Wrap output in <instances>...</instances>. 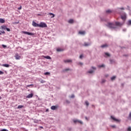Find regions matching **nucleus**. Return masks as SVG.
I'll list each match as a JSON object with an SVG mask.
<instances>
[{
    "label": "nucleus",
    "mask_w": 131,
    "mask_h": 131,
    "mask_svg": "<svg viewBox=\"0 0 131 131\" xmlns=\"http://www.w3.org/2000/svg\"><path fill=\"white\" fill-rule=\"evenodd\" d=\"M122 25H123V23H119L118 21H116L115 23V25L112 23H109L108 24L107 26L109 27V28L115 29V28H116V27H121Z\"/></svg>",
    "instance_id": "obj_1"
},
{
    "label": "nucleus",
    "mask_w": 131,
    "mask_h": 131,
    "mask_svg": "<svg viewBox=\"0 0 131 131\" xmlns=\"http://www.w3.org/2000/svg\"><path fill=\"white\" fill-rule=\"evenodd\" d=\"M121 15V18L123 21H124L125 20H126V13L124 12H122L120 13Z\"/></svg>",
    "instance_id": "obj_2"
},
{
    "label": "nucleus",
    "mask_w": 131,
    "mask_h": 131,
    "mask_svg": "<svg viewBox=\"0 0 131 131\" xmlns=\"http://www.w3.org/2000/svg\"><path fill=\"white\" fill-rule=\"evenodd\" d=\"M1 29H2L3 30H7V31L10 32L11 31V30L10 28H7V26L6 25H3L1 27Z\"/></svg>",
    "instance_id": "obj_3"
},
{
    "label": "nucleus",
    "mask_w": 131,
    "mask_h": 131,
    "mask_svg": "<svg viewBox=\"0 0 131 131\" xmlns=\"http://www.w3.org/2000/svg\"><path fill=\"white\" fill-rule=\"evenodd\" d=\"M48 26H47V24L45 23L41 22L39 24V27H41L42 28H46V27H47Z\"/></svg>",
    "instance_id": "obj_4"
},
{
    "label": "nucleus",
    "mask_w": 131,
    "mask_h": 131,
    "mask_svg": "<svg viewBox=\"0 0 131 131\" xmlns=\"http://www.w3.org/2000/svg\"><path fill=\"white\" fill-rule=\"evenodd\" d=\"M73 122L74 123H77V122H78V123H80V124H83V122H82V121L79 120H74Z\"/></svg>",
    "instance_id": "obj_5"
},
{
    "label": "nucleus",
    "mask_w": 131,
    "mask_h": 131,
    "mask_svg": "<svg viewBox=\"0 0 131 131\" xmlns=\"http://www.w3.org/2000/svg\"><path fill=\"white\" fill-rule=\"evenodd\" d=\"M32 25L34 27H39V24L35 23L34 21H32Z\"/></svg>",
    "instance_id": "obj_6"
},
{
    "label": "nucleus",
    "mask_w": 131,
    "mask_h": 131,
    "mask_svg": "<svg viewBox=\"0 0 131 131\" xmlns=\"http://www.w3.org/2000/svg\"><path fill=\"white\" fill-rule=\"evenodd\" d=\"M111 118H112V119H113V120H114V121H116L117 122H119V121H120V120L115 118V117H114V116H111Z\"/></svg>",
    "instance_id": "obj_7"
},
{
    "label": "nucleus",
    "mask_w": 131,
    "mask_h": 131,
    "mask_svg": "<svg viewBox=\"0 0 131 131\" xmlns=\"http://www.w3.org/2000/svg\"><path fill=\"white\" fill-rule=\"evenodd\" d=\"M23 32L24 34H27L28 35H34V34H33V33L25 31H23Z\"/></svg>",
    "instance_id": "obj_8"
},
{
    "label": "nucleus",
    "mask_w": 131,
    "mask_h": 131,
    "mask_svg": "<svg viewBox=\"0 0 131 131\" xmlns=\"http://www.w3.org/2000/svg\"><path fill=\"white\" fill-rule=\"evenodd\" d=\"M51 110H56V109H58V106L57 105H53L51 107Z\"/></svg>",
    "instance_id": "obj_9"
},
{
    "label": "nucleus",
    "mask_w": 131,
    "mask_h": 131,
    "mask_svg": "<svg viewBox=\"0 0 131 131\" xmlns=\"http://www.w3.org/2000/svg\"><path fill=\"white\" fill-rule=\"evenodd\" d=\"M33 97V93H30L29 94L28 96H26V98L28 99H30Z\"/></svg>",
    "instance_id": "obj_10"
},
{
    "label": "nucleus",
    "mask_w": 131,
    "mask_h": 131,
    "mask_svg": "<svg viewBox=\"0 0 131 131\" xmlns=\"http://www.w3.org/2000/svg\"><path fill=\"white\" fill-rule=\"evenodd\" d=\"M63 62H64V63H72V60L66 59V60H64Z\"/></svg>",
    "instance_id": "obj_11"
},
{
    "label": "nucleus",
    "mask_w": 131,
    "mask_h": 131,
    "mask_svg": "<svg viewBox=\"0 0 131 131\" xmlns=\"http://www.w3.org/2000/svg\"><path fill=\"white\" fill-rule=\"evenodd\" d=\"M16 60H20L21 59V56L19 54H17L15 56Z\"/></svg>",
    "instance_id": "obj_12"
},
{
    "label": "nucleus",
    "mask_w": 131,
    "mask_h": 131,
    "mask_svg": "<svg viewBox=\"0 0 131 131\" xmlns=\"http://www.w3.org/2000/svg\"><path fill=\"white\" fill-rule=\"evenodd\" d=\"M2 66H3V67H6V68L10 67V65H9V64H2Z\"/></svg>",
    "instance_id": "obj_13"
},
{
    "label": "nucleus",
    "mask_w": 131,
    "mask_h": 131,
    "mask_svg": "<svg viewBox=\"0 0 131 131\" xmlns=\"http://www.w3.org/2000/svg\"><path fill=\"white\" fill-rule=\"evenodd\" d=\"M49 15L51 16V18H54L55 17V14H54L53 13H49Z\"/></svg>",
    "instance_id": "obj_14"
},
{
    "label": "nucleus",
    "mask_w": 131,
    "mask_h": 131,
    "mask_svg": "<svg viewBox=\"0 0 131 131\" xmlns=\"http://www.w3.org/2000/svg\"><path fill=\"white\" fill-rule=\"evenodd\" d=\"M108 47V45L107 44L103 45L101 46V48L102 49H104V48H107Z\"/></svg>",
    "instance_id": "obj_15"
},
{
    "label": "nucleus",
    "mask_w": 131,
    "mask_h": 131,
    "mask_svg": "<svg viewBox=\"0 0 131 131\" xmlns=\"http://www.w3.org/2000/svg\"><path fill=\"white\" fill-rule=\"evenodd\" d=\"M106 14H110L111 13H112V10L109 9L106 11Z\"/></svg>",
    "instance_id": "obj_16"
},
{
    "label": "nucleus",
    "mask_w": 131,
    "mask_h": 131,
    "mask_svg": "<svg viewBox=\"0 0 131 131\" xmlns=\"http://www.w3.org/2000/svg\"><path fill=\"white\" fill-rule=\"evenodd\" d=\"M84 47H89V46H91V43L84 42Z\"/></svg>",
    "instance_id": "obj_17"
},
{
    "label": "nucleus",
    "mask_w": 131,
    "mask_h": 131,
    "mask_svg": "<svg viewBox=\"0 0 131 131\" xmlns=\"http://www.w3.org/2000/svg\"><path fill=\"white\" fill-rule=\"evenodd\" d=\"M85 34V32L84 31H79V34H81L82 35H83V34Z\"/></svg>",
    "instance_id": "obj_18"
},
{
    "label": "nucleus",
    "mask_w": 131,
    "mask_h": 131,
    "mask_svg": "<svg viewBox=\"0 0 131 131\" xmlns=\"http://www.w3.org/2000/svg\"><path fill=\"white\" fill-rule=\"evenodd\" d=\"M5 19L3 18H0V23H5Z\"/></svg>",
    "instance_id": "obj_19"
},
{
    "label": "nucleus",
    "mask_w": 131,
    "mask_h": 131,
    "mask_svg": "<svg viewBox=\"0 0 131 131\" xmlns=\"http://www.w3.org/2000/svg\"><path fill=\"white\" fill-rule=\"evenodd\" d=\"M110 62L111 64H113L115 62V61H114V59H110Z\"/></svg>",
    "instance_id": "obj_20"
},
{
    "label": "nucleus",
    "mask_w": 131,
    "mask_h": 131,
    "mask_svg": "<svg viewBox=\"0 0 131 131\" xmlns=\"http://www.w3.org/2000/svg\"><path fill=\"white\" fill-rule=\"evenodd\" d=\"M44 58H45V59H48V60H51V58L50 57V56H45Z\"/></svg>",
    "instance_id": "obj_21"
},
{
    "label": "nucleus",
    "mask_w": 131,
    "mask_h": 131,
    "mask_svg": "<svg viewBox=\"0 0 131 131\" xmlns=\"http://www.w3.org/2000/svg\"><path fill=\"white\" fill-rule=\"evenodd\" d=\"M24 105H18L17 106V109H21L22 108H24Z\"/></svg>",
    "instance_id": "obj_22"
},
{
    "label": "nucleus",
    "mask_w": 131,
    "mask_h": 131,
    "mask_svg": "<svg viewBox=\"0 0 131 131\" xmlns=\"http://www.w3.org/2000/svg\"><path fill=\"white\" fill-rule=\"evenodd\" d=\"M57 52H63V49L61 48H58L57 49Z\"/></svg>",
    "instance_id": "obj_23"
},
{
    "label": "nucleus",
    "mask_w": 131,
    "mask_h": 131,
    "mask_svg": "<svg viewBox=\"0 0 131 131\" xmlns=\"http://www.w3.org/2000/svg\"><path fill=\"white\" fill-rule=\"evenodd\" d=\"M50 74H51V73L49 72H45L44 73V75H50Z\"/></svg>",
    "instance_id": "obj_24"
},
{
    "label": "nucleus",
    "mask_w": 131,
    "mask_h": 131,
    "mask_svg": "<svg viewBox=\"0 0 131 131\" xmlns=\"http://www.w3.org/2000/svg\"><path fill=\"white\" fill-rule=\"evenodd\" d=\"M127 25L129 26L131 25V20H129L127 23Z\"/></svg>",
    "instance_id": "obj_25"
},
{
    "label": "nucleus",
    "mask_w": 131,
    "mask_h": 131,
    "mask_svg": "<svg viewBox=\"0 0 131 131\" xmlns=\"http://www.w3.org/2000/svg\"><path fill=\"white\" fill-rule=\"evenodd\" d=\"M104 54L107 57H110V54H109L108 53L105 52Z\"/></svg>",
    "instance_id": "obj_26"
},
{
    "label": "nucleus",
    "mask_w": 131,
    "mask_h": 131,
    "mask_svg": "<svg viewBox=\"0 0 131 131\" xmlns=\"http://www.w3.org/2000/svg\"><path fill=\"white\" fill-rule=\"evenodd\" d=\"M115 78H116V76H114L111 78V80H114V79H115Z\"/></svg>",
    "instance_id": "obj_27"
},
{
    "label": "nucleus",
    "mask_w": 131,
    "mask_h": 131,
    "mask_svg": "<svg viewBox=\"0 0 131 131\" xmlns=\"http://www.w3.org/2000/svg\"><path fill=\"white\" fill-rule=\"evenodd\" d=\"M69 23H70V24H72V23H73V19H70L69 20Z\"/></svg>",
    "instance_id": "obj_28"
},
{
    "label": "nucleus",
    "mask_w": 131,
    "mask_h": 131,
    "mask_svg": "<svg viewBox=\"0 0 131 131\" xmlns=\"http://www.w3.org/2000/svg\"><path fill=\"white\" fill-rule=\"evenodd\" d=\"M117 10L118 11H119V10H124V8H123V7L118 8L117 9Z\"/></svg>",
    "instance_id": "obj_29"
},
{
    "label": "nucleus",
    "mask_w": 131,
    "mask_h": 131,
    "mask_svg": "<svg viewBox=\"0 0 131 131\" xmlns=\"http://www.w3.org/2000/svg\"><path fill=\"white\" fill-rule=\"evenodd\" d=\"M85 105H86V106H89V105H90V103H89V101H86L85 102Z\"/></svg>",
    "instance_id": "obj_30"
},
{
    "label": "nucleus",
    "mask_w": 131,
    "mask_h": 131,
    "mask_svg": "<svg viewBox=\"0 0 131 131\" xmlns=\"http://www.w3.org/2000/svg\"><path fill=\"white\" fill-rule=\"evenodd\" d=\"M128 119H129V120H131V112H130V113L129 114Z\"/></svg>",
    "instance_id": "obj_31"
},
{
    "label": "nucleus",
    "mask_w": 131,
    "mask_h": 131,
    "mask_svg": "<svg viewBox=\"0 0 131 131\" xmlns=\"http://www.w3.org/2000/svg\"><path fill=\"white\" fill-rule=\"evenodd\" d=\"M99 67L100 68H103V67H105V65H104V64H101V65H100V66H99Z\"/></svg>",
    "instance_id": "obj_32"
},
{
    "label": "nucleus",
    "mask_w": 131,
    "mask_h": 131,
    "mask_svg": "<svg viewBox=\"0 0 131 131\" xmlns=\"http://www.w3.org/2000/svg\"><path fill=\"white\" fill-rule=\"evenodd\" d=\"M93 72H94V71L93 70L88 71V73H90L91 74H92V73H93Z\"/></svg>",
    "instance_id": "obj_33"
},
{
    "label": "nucleus",
    "mask_w": 131,
    "mask_h": 131,
    "mask_svg": "<svg viewBox=\"0 0 131 131\" xmlns=\"http://www.w3.org/2000/svg\"><path fill=\"white\" fill-rule=\"evenodd\" d=\"M127 131H131V127H128L127 129Z\"/></svg>",
    "instance_id": "obj_34"
},
{
    "label": "nucleus",
    "mask_w": 131,
    "mask_h": 131,
    "mask_svg": "<svg viewBox=\"0 0 131 131\" xmlns=\"http://www.w3.org/2000/svg\"><path fill=\"white\" fill-rule=\"evenodd\" d=\"M40 82H41V83H45L46 82V81L45 80H41L40 81Z\"/></svg>",
    "instance_id": "obj_35"
},
{
    "label": "nucleus",
    "mask_w": 131,
    "mask_h": 131,
    "mask_svg": "<svg viewBox=\"0 0 131 131\" xmlns=\"http://www.w3.org/2000/svg\"><path fill=\"white\" fill-rule=\"evenodd\" d=\"M0 131H9V130H8L7 129H2Z\"/></svg>",
    "instance_id": "obj_36"
},
{
    "label": "nucleus",
    "mask_w": 131,
    "mask_h": 131,
    "mask_svg": "<svg viewBox=\"0 0 131 131\" xmlns=\"http://www.w3.org/2000/svg\"><path fill=\"white\" fill-rule=\"evenodd\" d=\"M106 81V80L105 79H102V81H101V83H104V82H105Z\"/></svg>",
    "instance_id": "obj_37"
},
{
    "label": "nucleus",
    "mask_w": 131,
    "mask_h": 131,
    "mask_svg": "<svg viewBox=\"0 0 131 131\" xmlns=\"http://www.w3.org/2000/svg\"><path fill=\"white\" fill-rule=\"evenodd\" d=\"M4 74V72L0 71V75H3Z\"/></svg>",
    "instance_id": "obj_38"
},
{
    "label": "nucleus",
    "mask_w": 131,
    "mask_h": 131,
    "mask_svg": "<svg viewBox=\"0 0 131 131\" xmlns=\"http://www.w3.org/2000/svg\"><path fill=\"white\" fill-rule=\"evenodd\" d=\"M0 32H1V33H3V34H5V33H6L5 31H0Z\"/></svg>",
    "instance_id": "obj_39"
},
{
    "label": "nucleus",
    "mask_w": 131,
    "mask_h": 131,
    "mask_svg": "<svg viewBox=\"0 0 131 131\" xmlns=\"http://www.w3.org/2000/svg\"><path fill=\"white\" fill-rule=\"evenodd\" d=\"M29 86H33V84L27 85L28 88H29Z\"/></svg>",
    "instance_id": "obj_40"
},
{
    "label": "nucleus",
    "mask_w": 131,
    "mask_h": 131,
    "mask_svg": "<svg viewBox=\"0 0 131 131\" xmlns=\"http://www.w3.org/2000/svg\"><path fill=\"white\" fill-rule=\"evenodd\" d=\"M21 9H22V6H21L18 8V10H21Z\"/></svg>",
    "instance_id": "obj_41"
},
{
    "label": "nucleus",
    "mask_w": 131,
    "mask_h": 131,
    "mask_svg": "<svg viewBox=\"0 0 131 131\" xmlns=\"http://www.w3.org/2000/svg\"><path fill=\"white\" fill-rule=\"evenodd\" d=\"M82 57H83V56L82 55H80L79 56L80 59H82Z\"/></svg>",
    "instance_id": "obj_42"
},
{
    "label": "nucleus",
    "mask_w": 131,
    "mask_h": 131,
    "mask_svg": "<svg viewBox=\"0 0 131 131\" xmlns=\"http://www.w3.org/2000/svg\"><path fill=\"white\" fill-rule=\"evenodd\" d=\"M112 127H113L114 128L116 127V126H115V125H112L111 126Z\"/></svg>",
    "instance_id": "obj_43"
},
{
    "label": "nucleus",
    "mask_w": 131,
    "mask_h": 131,
    "mask_svg": "<svg viewBox=\"0 0 131 131\" xmlns=\"http://www.w3.org/2000/svg\"><path fill=\"white\" fill-rule=\"evenodd\" d=\"M66 102L68 103V104H70V101L69 100H67Z\"/></svg>",
    "instance_id": "obj_44"
},
{
    "label": "nucleus",
    "mask_w": 131,
    "mask_h": 131,
    "mask_svg": "<svg viewBox=\"0 0 131 131\" xmlns=\"http://www.w3.org/2000/svg\"><path fill=\"white\" fill-rule=\"evenodd\" d=\"M3 48H6L7 46L5 45H2Z\"/></svg>",
    "instance_id": "obj_45"
},
{
    "label": "nucleus",
    "mask_w": 131,
    "mask_h": 131,
    "mask_svg": "<svg viewBox=\"0 0 131 131\" xmlns=\"http://www.w3.org/2000/svg\"><path fill=\"white\" fill-rule=\"evenodd\" d=\"M74 97H75L74 95H72L71 96V98H74Z\"/></svg>",
    "instance_id": "obj_46"
},
{
    "label": "nucleus",
    "mask_w": 131,
    "mask_h": 131,
    "mask_svg": "<svg viewBox=\"0 0 131 131\" xmlns=\"http://www.w3.org/2000/svg\"><path fill=\"white\" fill-rule=\"evenodd\" d=\"M69 70H70L69 69H67L64 70V71H68Z\"/></svg>",
    "instance_id": "obj_47"
},
{
    "label": "nucleus",
    "mask_w": 131,
    "mask_h": 131,
    "mask_svg": "<svg viewBox=\"0 0 131 131\" xmlns=\"http://www.w3.org/2000/svg\"><path fill=\"white\" fill-rule=\"evenodd\" d=\"M92 69L96 70V67H92Z\"/></svg>",
    "instance_id": "obj_48"
},
{
    "label": "nucleus",
    "mask_w": 131,
    "mask_h": 131,
    "mask_svg": "<svg viewBox=\"0 0 131 131\" xmlns=\"http://www.w3.org/2000/svg\"><path fill=\"white\" fill-rule=\"evenodd\" d=\"M123 31H124V32L126 31V29H123Z\"/></svg>",
    "instance_id": "obj_49"
},
{
    "label": "nucleus",
    "mask_w": 131,
    "mask_h": 131,
    "mask_svg": "<svg viewBox=\"0 0 131 131\" xmlns=\"http://www.w3.org/2000/svg\"><path fill=\"white\" fill-rule=\"evenodd\" d=\"M79 64L80 65H82V64H83L82 62H79Z\"/></svg>",
    "instance_id": "obj_50"
},
{
    "label": "nucleus",
    "mask_w": 131,
    "mask_h": 131,
    "mask_svg": "<svg viewBox=\"0 0 131 131\" xmlns=\"http://www.w3.org/2000/svg\"><path fill=\"white\" fill-rule=\"evenodd\" d=\"M46 112H49V109L46 110Z\"/></svg>",
    "instance_id": "obj_51"
},
{
    "label": "nucleus",
    "mask_w": 131,
    "mask_h": 131,
    "mask_svg": "<svg viewBox=\"0 0 131 131\" xmlns=\"http://www.w3.org/2000/svg\"><path fill=\"white\" fill-rule=\"evenodd\" d=\"M40 128H43V127L41 126V127H40Z\"/></svg>",
    "instance_id": "obj_52"
},
{
    "label": "nucleus",
    "mask_w": 131,
    "mask_h": 131,
    "mask_svg": "<svg viewBox=\"0 0 131 131\" xmlns=\"http://www.w3.org/2000/svg\"><path fill=\"white\" fill-rule=\"evenodd\" d=\"M0 100H2V97L0 96Z\"/></svg>",
    "instance_id": "obj_53"
},
{
    "label": "nucleus",
    "mask_w": 131,
    "mask_h": 131,
    "mask_svg": "<svg viewBox=\"0 0 131 131\" xmlns=\"http://www.w3.org/2000/svg\"><path fill=\"white\" fill-rule=\"evenodd\" d=\"M0 35H2V33L0 32Z\"/></svg>",
    "instance_id": "obj_54"
},
{
    "label": "nucleus",
    "mask_w": 131,
    "mask_h": 131,
    "mask_svg": "<svg viewBox=\"0 0 131 131\" xmlns=\"http://www.w3.org/2000/svg\"><path fill=\"white\" fill-rule=\"evenodd\" d=\"M15 24H18V23H15Z\"/></svg>",
    "instance_id": "obj_55"
},
{
    "label": "nucleus",
    "mask_w": 131,
    "mask_h": 131,
    "mask_svg": "<svg viewBox=\"0 0 131 131\" xmlns=\"http://www.w3.org/2000/svg\"><path fill=\"white\" fill-rule=\"evenodd\" d=\"M38 16H40V14H38Z\"/></svg>",
    "instance_id": "obj_56"
}]
</instances>
